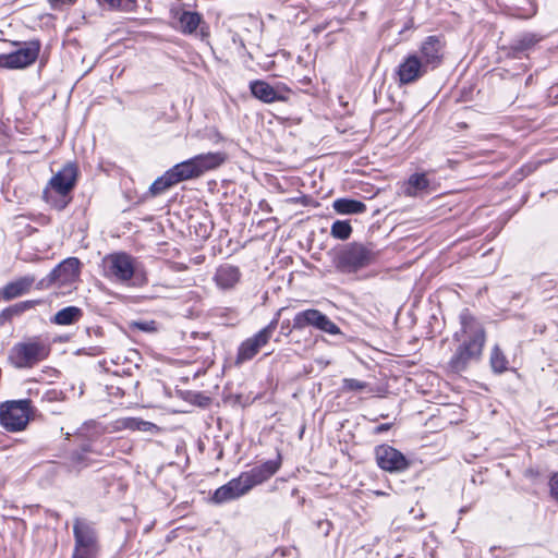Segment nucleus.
<instances>
[{
	"instance_id": "obj_1",
	"label": "nucleus",
	"mask_w": 558,
	"mask_h": 558,
	"mask_svg": "<svg viewBox=\"0 0 558 558\" xmlns=\"http://www.w3.org/2000/svg\"><path fill=\"white\" fill-rule=\"evenodd\" d=\"M460 329L454 332L453 340L457 345L448 365L454 373L465 371L471 363L481 360L486 342V333L483 325L464 308L459 315Z\"/></svg>"
},
{
	"instance_id": "obj_2",
	"label": "nucleus",
	"mask_w": 558,
	"mask_h": 558,
	"mask_svg": "<svg viewBox=\"0 0 558 558\" xmlns=\"http://www.w3.org/2000/svg\"><path fill=\"white\" fill-rule=\"evenodd\" d=\"M378 257L373 243L352 242L337 251L333 266L341 274H354L372 265Z\"/></svg>"
},
{
	"instance_id": "obj_3",
	"label": "nucleus",
	"mask_w": 558,
	"mask_h": 558,
	"mask_svg": "<svg viewBox=\"0 0 558 558\" xmlns=\"http://www.w3.org/2000/svg\"><path fill=\"white\" fill-rule=\"evenodd\" d=\"M50 345L39 337L17 342L10 351L9 360L16 368H31L46 360Z\"/></svg>"
},
{
	"instance_id": "obj_4",
	"label": "nucleus",
	"mask_w": 558,
	"mask_h": 558,
	"mask_svg": "<svg viewBox=\"0 0 558 558\" xmlns=\"http://www.w3.org/2000/svg\"><path fill=\"white\" fill-rule=\"evenodd\" d=\"M105 442L106 439L100 441L92 440L84 442L80 448L72 450L65 460L68 471L78 474L83 470L93 466L96 463V460L92 456H112L113 450Z\"/></svg>"
},
{
	"instance_id": "obj_5",
	"label": "nucleus",
	"mask_w": 558,
	"mask_h": 558,
	"mask_svg": "<svg viewBox=\"0 0 558 558\" xmlns=\"http://www.w3.org/2000/svg\"><path fill=\"white\" fill-rule=\"evenodd\" d=\"M32 414L31 400L7 401L0 407V425L11 433L22 432L27 427Z\"/></svg>"
},
{
	"instance_id": "obj_6",
	"label": "nucleus",
	"mask_w": 558,
	"mask_h": 558,
	"mask_svg": "<svg viewBox=\"0 0 558 558\" xmlns=\"http://www.w3.org/2000/svg\"><path fill=\"white\" fill-rule=\"evenodd\" d=\"M80 275V260L76 257H69L57 265L45 278L37 282L36 289L70 288L77 280Z\"/></svg>"
},
{
	"instance_id": "obj_7",
	"label": "nucleus",
	"mask_w": 558,
	"mask_h": 558,
	"mask_svg": "<svg viewBox=\"0 0 558 558\" xmlns=\"http://www.w3.org/2000/svg\"><path fill=\"white\" fill-rule=\"evenodd\" d=\"M106 277L114 282H129L135 271L134 259L126 253L110 254L105 258Z\"/></svg>"
},
{
	"instance_id": "obj_8",
	"label": "nucleus",
	"mask_w": 558,
	"mask_h": 558,
	"mask_svg": "<svg viewBox=\"0 0 558 558\" xmlns=\"http://www.w3.org/2000/svg\"><path fill=\"white\" fill-rule=\"evenodd\" d=\"M445 40L440 36L430 35L421 43L418 50L413 52L414 54H418L421 62L430 72L438 69L442 64L445 58Z\"/></svg>"
},
{
	"instance_id": "obj_9",
	"label": "nucleus",
	"mask_w": 558,
	"mask_h": 558,
	"mask_svg": "<svg viewBox=\"0 0 558 558\" xmlns=\"http://www.w3.org/2000/svg\"><path fill=\"white\" fill-rule=\"evenodd\" d=\"M428 73L429 71L421 62L418 54H414V52L408 53L395 71L400 86L414 84Z\"/></svg>"
},
{
	"instance_id": "obj_10",
	"label": "nucleus",
	"mask_w": 558,
	"mask_h": 558,
	"mask_svg": "<svg viewBox=\"0 0 558 558\" xmlns=\"http://www.w3.org/2000/svg\"><path fill=\"white\" fill-rule=\"evenodd\" d=\"M378 466L387 472L405 471L410 463L402 452L388 445H380L375 450Z\"/></svg>"
},
{
	"instance_id": "obj_11",
	"label": "nucleus",
	"mask_w": 558,
	"mask_h": 558,
	"mask_svg": "<svg viewBox=\"0 0 558 558\" xmlns=\"http://www.w3.org/2000/svg\"><path fill=\"white\" fill-rule=\"evenodd\" d=\"M78 170L75 163H65L50 180L49 187L60 196H66L75 186Z\"/></svg>"
},
{
	"instance_id": "obj_12",
	"label": "nucleus",
	"mask_w": 558,
	"mask_h": 558,
	"mask_svg": "<svg viewBox=\"0 0 558 558\" xmlns=\"http://www.w3.org/2000/svg\"><path fill=\"white\" fill-rule=\"evenodd\" d=\"M269 340V330H259L252 337L245 339L238 348L235 364L241 365L244 362L251 361Z\"/></svg>"
},
{
	"instance_id": "obj_13",
	"label": "nucleus",
	"mask_w": 558,
	"mask_h": 558,
	"mask_svg": "<svg viewBox=\"0 0 558 558\" xmlns=\"http://www.w3.org/2000/svg\"><path fill=\"white\" fill-rule=\"evenodd\" d=\"M281 465L280 458L278 460H268L264 463L252 468L246 472H242V478L251 490L254 486L264 483L276 474Z\"/></svg>"
},
{
	"instance_id": "obj_14",
	"label": "nucleus",
	"mask_w": 558,
	"mask_h": 558,
	"mask_svg": "<svg viewBox=\"0 0 558 558\" xmlns=\"http://www.w3.org/2000/svg\"><path fill=\"white\" fill-rule=\"evenodd\" d=\"M248 492L250 489L240 474L238 477L232 478L227 484L217 488L211 496V500L220 505L234 500Z\"/></svg>"
},
{
	"instance_id": "obj_15",
	"label": "nucleus",
	"mask_w": 558,
	"mask_h": 558,
	"mask_svg": "<svg viewBox=\"0 0 558 558\" xmlns=\"http://www.w3.org/2000/svg\"><path fill=\"white\" fill-rule=\"evenodd\" d=\"M75 545L98 551V536L94 525L83 519H76L73 525Z\"/></svg>"
},
{
	"instance_id": "obj_16",
	"label": "nucleus",
	"mask_w": 558,
	"mask_h": 558,
	"mask_svg": "<svg viewBox=\"0 0 558 558\" xmlns=\"http://www.w3.org/2000/svg\"><path fill=\"white\" fill-rule=\"evenodd\" d=\"M40 50L38 40H31L24 44L21 49L9 53V69H22L34 63Z\"/></svg>"
},
{
	"instance_id": "obj_17",
	"label": "nucleus",
	"mask_w": 558,
	"mask_h": 558,
	"mask_svg": "<svg viewBox=\"0 0 558 558\" xmlns=\"http://www.w3.org/2000/svg\"><path fill=\"white\" fill-rule=\"evenodd\" d=\"M242 272L238 266L222 264L216 268L213 280L221 291L233 290L241 281Z\"/></svg>"
},
{
	"instance_id": "obj_18",
	"label": "nucleus",
	"mask_w": 558,
	"mask_h": 558,
	"mask_svg": "<svg viewBox=\"0 0 558 558\" xmlns=\"http://www.w3.org/2000/svg\"><path fill=\"white\" fill-rule=\"evenodd\" d=\"M35 283V277L34 276H23L20 277L11 282H8L5 286H3L0 289V296L4 301H11L16 298H20L22 295L27 294L33 284Z\"/></svg>"
},
{
	"instance_id": "obj_19",
	"label": "nucleus",
	"mask_w": 558,
	"mask_h": 558,
	"mask_svg": "<svg viewBox=\"0 0 558 558\" xmlns=\"http://www.w3.org/2000/svg\"><path fill=\"white\" fill-rule=\"evenodd\" d=\"M192 160L198 175L201 177L206 171H210L220 167L226 160V155L223 153L199 154L192 157Z\"/></svg>"
},
{
	"instance_id": "obj_20",
	"label": "nucleus",
	"mask_w": 558,
	"mask_h": 558,
	"mask_svg": "<svg viewBox=\"0 0 558 558\" xmlns=\"http://www.w3.org/2000/svg\"><path fill=\"white\" fill-rule=\"evenodd\" d=\"M250 89L255 98L266 104L284 100V97L278 90L264 81L251 82Z\"/></svg>"
},
{
	"instance_id": "obj_21",
	"label": "nucleus",
	"mask_w": 558,
	"mask_h": 558,
	"mask_svg": "<svg viewBox=\"0 0 558 558\" xmlns=\"http://www.w3.org/2000/svg\"><path fill=\"white\" fill-rule=\"evenodd\" d=\"M320 316L322 312L315 308L301 311L295 314L292 323V328L296 330H302L310 326L316 328Z\"/></svg>"
},
{
	"instance_id": "obj_22",
	"label": "nucleus",
	"mask_w": 558,
	"mask_h": 558,
	"mask_svg": "<svg viewBox=\"0 0 558 558\" xmlns=\"http://www.w3.org/2000/svg\"><path fill=\"white\" fill-rule=\"evenodd\" d=\"M82 317V308L71 305L58 311L51 318V323L59 326H69L77 323Z\"/></svg>"
},
{
	"instance_id": "obj_23",
	"label": "nucleus",
	"mask_w": 558,
	"mask_h": 558,
	"mask_svg": "<svg viewBox=\"0 0 558 558\" xmlns=\"http://www.w3.org/2000/svg\"><path fill=\"white\" fill-rule=\"evenodd\" d=\"M202 23V15L197 12L182 11L178 13V29L183 34L194 33Z\"/></svg>"
},
{
	"instance_id": "obj_24",
	"label": "nucleus",
	"mask_w": 558,
	"mask_h": 558,
	"mask_svg": "<svg viewBox=\"0 0 558 558\" xmlns=\"http://www.w3.org/2000/svg\"><path fill=\"white\" fill-rule=\"evenodd\" d=\"M169 170L177 183L199 177L192 158L177 163Z\"/></svg>"
},
{
	"instance_id": "obj_25",
	"label": "nucleus",
	"mask_w": 558,
	"mask_h": 558,
	"mask_svg": "<svg viewBox=\"0 0 558 558\" xmlns=\"http://www.w3.org/2000/svg\"><path fill=\"white\" fill-rule=\"evenodd\" d=\"M333 209L340 215L362 214L366 210L363 202L350 198H337L332 204Z\"/></svg>"
},
{
	"instance_id": "obj_26",
	"label": "nucleus",
	"mask_w": 558,
	"mask_h": 558,
	"mask_svg": "<svg viewBox=\"0 0 558 558\" xmlns=\"http://www.w3.org/2000/svg\"><path fill=\"white\" fill-rule=\"evenodd\" d=\"M539 39L531 33L523 34L515 38L510 45V53L513 57H518L520 53H523L530 50Z\"/></svg>"
},
{
	"instance_id": "obj_27",
	"label": "nucleus",
	"mask_w": 558,
	"mask_h": 558,
	"mask_svg": "<svg viewBox=\"0 0 558 558\" xmlns=\"http://www.w3.org/2000/svg\"><path fill=\"white\" fill-rule=\"evenodd\" d=\"M429 181L425 173L412 174L405 185V194L409 196H416L420 192L427 190Z\"/></svg>"
},
{
	"instance_id": "obj_28",
	"label": "nucleus",
	"mask_w": 558,
	"mask_h": 558,
	"mask_svg": "<svg viewBox=\"0 0 558 558\" xmlns=\"http://www.w3.org/2000/svg\"><path fill=\"white\" fill-rule=\"evenodd\" d=\"M492 369L496 374H501L508 369V360L499 345H494L489 356Z\"/></svg>"
},
{
	"instance_id": "obj_29",
	"label": "nucleus",
	"mask_w": 558,
	"mask_h": 558,
	"mask_svg": "<svg viewBox=\"0 0 558 558\" xmlns=\"http://www.w3.org/2000/svg\"><path fill=\"white\" fill-rule=\"evenodd\" d=\"M177 182L174 181L170 170L166 171L161 177L156 179L153 184L149 187V192L153 196L162 194L171 186L175 185Z\"/></svg>"
},
{
	"instance_id": "obj_30",
	"label": "nucleus",
	"mask_w": 558,
	"mask_h": 558,
	"mask_svg": "<svg viewBox=\"0 0 558 558\" xmlns=\"http://www.w3.org/2000/svg\"><path fill=\"white\" fill-rule=\"evenodd\" d=\"M352 227L349 221L336 220L330 229V234L338 240H348L351 236Z\"/></svg>"
},
{
	"instance_id": "obj_31",
	"label": "nucleus",
	"mask_w": 558,
	"mask_h": 558,
	"mask_svg": "<svg viewBox=\"0 0 558 558\" xmlns=\"http://www.w3.org/2000/svg\"><path fill=\"white\" fill-rule=\"evenodd\" d=\"M316 329L331 336L341 335L340 328L324 313H322Z\"/></svg>"
},
{
	"instance_id": "obj_32",
	"label": "nucleus",
	"mask_w": 558,
	"mask_h": 558,
	"mask_svg": "<svg viewBox=\"0 0 558 558\" xmlns=\"http://www.w3.org/2000/svg\"><path fill=\"white\" fill-rule=\"evenodd\" d=\"M368 387L366 381H362L355 378H343L341 389L343 392L349 391H363Z\"/></svg>"
},
{
	"instance_id": "obj_33",
	"label": "nucleus",
	"mask_w": 558,
	"mask_h": 558,
	"mask_svg": "<svg viewBox=\"0 0 558 558\" xmlns=\"http://www.w3.org/2000/svg\"><path fill=\"white\" fill-rule=\"evenodd\" d=\"M110 9L121 11H132L135 7V0H101Z\"/></svg>"
},
{
	"instance_id": "obj_34",
	"label": "nucleus",
	"mask_w": 558,
	"mask_h": 558,
	"mask_svg": "<svg viewBox=\"0 0 558 558\" xmlns=\"http://www.w3.org/2000/svg\"><path fill=\"white\" fill-rule=\"evenodd\" d=\"M97 553L98 551L93 549L74 546L72 558H96Z\"/></svg>"
},
{
	"instance_id": "obj_35",
	"label": "nucleus",
	"mask_w": 558,
	"mask_h": 558,
	"mask_svg": "<svg viewBox=\"0 0 558 558\" xmlns=\"http://www.w3.org/2000/svg\"><path fill=\"white\" fill-rule=\"evenodd\" d=\"M62 399V391L57 389H48L46 390L41 400L47 402H54Z\"/></svg>"
},
{
	"instance_id": "obj_36",
	"label": "nucleus",
	"mask_w": 558,
	"mask_h": 558,
	"mask_svg": "<svg viewBox=\"0 0 558 558\" xmlns=\"http://www.w3.org/2000/svg\"><path fill=\"white\" fill-rule=\"evenodd\" d=\"M282 311H283V308H280V310L276 313L275 317L270 320V323H269L266 327H264V328L262 329V330H266V331H268V330H269V338H271V337H272V335H274V332H275V330H276V328H277V326H278L279 317H280V315H281V312H282Z\"/></svg>"
},
{
	"instance_id": "obj_37",
	"label": "nucleus",
	"mask_w": 558,
	"mask_h": 558,
	"mask_svg": "<svg viewBox=\"0 0 558 558\" xmlns=\"http://www.w3.org/2000/svg\"><path fill=\"white\" fill-rule=\"evenodd\" d=\"M141 418L128 417L122 421V425L126 429L138 430Z\"/></svg>"
},
{
	"instance_id": "obj_38",
	"label": "nucleus",
	"mask_w": 558,
	"mask_h": 558,
	"mask_svg": "<svg viewBox=\"0 0 558 558\" xmlns=\"http://www.w3.org/2000/svg\"><path fill=\"white\" fill-rule=\"evenodd\" d=\"M41 303H43L41 300H27V301L19 302V305H20L22 312L25 313Z\"/></svg>"
},
{
	"instance_id": "obj_39",
	"label": "nucleus",
	"mask_w": 558,
	"mask_h": 558,
	"mask_svg": "<svg viewBox=\"0 0 558 558\" xmlns=\"http://www.w3.org/2000/svg\"><path fill=\"white\" fill-rule=\"evenodd\" d=\"M549 486L551 497L558 502V473L553 475Z\"/></svg>"
},
{
	"instance_id": "obj_40",
	"label": "nucleus",
	"mask_w": 558,
	"mask_h": 558,
	"mask_svg": "<svg viewBox=\"0 0 558 558\" xmlns=\"http://www.w3.org/2000/svg\"><path fill=\"white\" fill-rule=\"evenodd\" d=\"M157 429H158V427L154 423L141 420L138 430L146 432V433H153Z\"/></svg>"
},
{
	"instance_id": "obj_41",
	"label": "nucleus",
	"mask_w": 558,
	"mask_h": 558,
	"mask_svg": "<svg viewBox=\"0 0 558 558\" xmlns=\"http://www.w3.org/2000/svg\"><path fill=\"white\" fill-rule=\"evenodd\" d=\"M12 318L13 317H12L11 313L5 307L4 310H2L0 312V326H4L7 323L11 322Z\"/></svg>"
},
{
	"instance_id": "obj_42",
	"label": "nucleus",
	"mask_w": 558,
	"mask_h": 558,
	"mask_svg": "<svg viewBox=\"0 0 558 558\" xmlns=\"http://www.w3.org/2000/svg\"><path fill=\"white\" fill-rule=\"evenodd\" d=\"M292 330H295V329L292 328L290 320H284L281 323L280 331L283 336L288 337L292 332Z\"/></svg>"
},
{
	"instance_id": "obj_43",
	"label": "nucleus",
	"mask_w": 558,
	"mask_h": 558,
	"mask_svg": "<svg viewBox=\"0 0 558 558\" xmlns=\"http://www.w3.org/2000/svg\"><path fill=\"white\" fill-rule=\"evenodd\" d=\"M391 426H392L391 423H384V424L377 425L374 428V434L378 435V434H383L385 432H388L391 428Z\"/></svg>"
},
{
	"instance_id": "obj_44",
	"label": "nucleus",
	"mask_w": 558,
	"mask_h": 558,
	"mask_svg": "<svg viewBox=\"0 0 558 558\" xmlns=\"http://www.w3.org/2000/svg\"><path fill=\"white\" fill-rule=\"evenodd\" d=\"M7 308L11 313L12 317L20 316L23 314L19 303H15Z\"/></svg>"
},
{
	"instance_id": "obj_45",
	"label": "nucleus",
	"mask_w": 558,
	"mask_h": 558,
	"mask_svg": "<svg viewBox=\"0 0 558 558\" xmlns=\"http://www.w3.org/2000/svg\"><path fill=\"white\" fill-rule=\"evenodd\" d=\"M155 323L154 322H149V323H138L136 324V326L141 329V330H144V331H153L155 330Z\"/></svg>"
},
{
	"instance_id": "obj_46",
	"label": "nucleus",
	"mask_w": 558,
	"mask_h": 558,
	"mask_svg": "<svg viewBox=\"0 0 558 558\" xmlns=\"http://www.w3.org/2000/svg\"><path fill=\"white\" fill-rule=\"evenodd\" d=\"M196 233H197L201 238L206 239V238H208V236H209V234H210V228H208V226H206V225H202V226H201V230H199V231H197V230H196Z\"/></svg>"
},
{
	"instance_id": "obj_47",
	"label": "nucleus",
	"mask_w": 558,
	"mask_h": 558,
	"mask_svg": "<svg viewBox=\"0 0 558 558\" xmlns=\"http://www.w3.org/2000/svg\"><path fill=\"white\" fill-rule=\"evenodd\" d=\"M0 68H8L9 69V53L8 54H0Z\"/></svg>"
},
{
	"instance_id": "obj_48",
	"label": "nucleus",
	"mask_w": 558,
	"mask_h": 558,
	"mask_svg": "<svg viewBox=\"0 0 558 558\" xmlns=\"http://www.w3.org/2000/svg\"><path fill=\"white\" fill-rule=\"evenodd\" d=\"M76 0H49L50 3H60L64 5H71L75 3Z\"/></svg>"
},
{
	"instance_id": "obj_49",
	"label": "nucleus",
	"mask_w": 558,
	"mask_h": 558,
	"mask_svg": "<svg viewBox=\"0 0 558 558\" xmlns=\"http://www.w3.org/2000/svg\"><path fill=\"white\" fill-rule=\"evenodd\" d=\"M129 361V357H121L120 355H117L116 359H111V362L116 365H120V364H123L124 362H128Z\"/></svg>"
},
{
	"instance_id": "obj_50",
	"label": "nucleus",
	"mask_w": 558,
	"mask_h": 558,
	"mask_svg": "<svg viewBox=\"0 0 558 558\" xmlns=\"http://www.w3.org/2000/svg\"><path fill=\"white\" fill-rule=\"evenodd\" d=\"M68 202H63V203H60V204H56L54 206L58 208V209H63L65 206H66Z\"/></svg>"
},
{
	"instance_id": "obj_51",
	"label": "nucleus",
	"mask_w": 558,
	"mask_h": 558,
	"mask_svg": "<svg viewBox=\"0 0 558 558\" xmlns=\"http://www.w3.org/2000/svg\"><path fill=\"white\" fill-rule=\"evenodd\" d=\"M44 195L48 199V191L47 190L44 192Z\"/></svg>"
},
{
	"instance_id": "obj_52",
	"label": "nucleus",
	"mask_w": 558,
	"mask_h": 558,
	"mask_svg": "<svg viewBox=\"0 0 558 558\" xmlns=\"http://www.w3.org/2000/svg\"><path fill=\"white\" fill-rule=\"evenodd\" d=\"M201 33H202L203 36L206 35L203 27H201Z\"/></svg>"
}]
</instances>
